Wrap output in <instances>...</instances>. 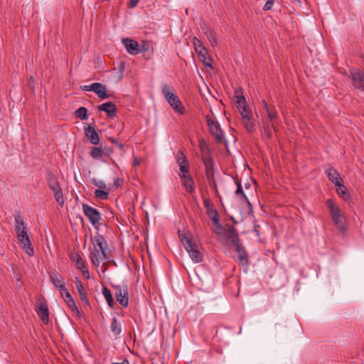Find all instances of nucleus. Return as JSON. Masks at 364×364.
Listing matches in <instances>:
<instances>
[{
  "label": "nucleus",
  "instance_id": "nucleus-3",
  "mask_svg": "<svg viewBox=\"0 0 364 364\" xmlns=\"http://www.w3.org/2000/svg\"><path fill=\"white\" fill-rule=\"evenodd\" d=\"M190 166L188 161H181L179 163L178 176L183 186L186 188L188 193H191L195 191L194 181L189 173Z\"/></svg>",
  "mask_w": 364,
  "mask_h": 364
},
{
  "label": "nucleus",
  "instance_id": "nucleus-23",
  "mask_svg": "<svg viewBox=\"0 0 364 364\" xmlns=\"http://www.w3.org/2000/svg\"><path fill=\"white\" fill-rule=\"evenodd\" d=\"M18 242L27 255L29 256H33L34 255V250L29 237L23 238L22 240H19Z\"/></svg>",
  "mask_w": 364,
  "mask_h": 364
},
{
  "label": "nucleus",
  "instance_id": "nucleus-9",
  "mask_svg": "<svg viewBox=\"0 0 364 364\" xmlns=\"http://www.w3.org/2000/svg\"><path fill=\"white\" fill-rule=\"evenodd\" d=\"M114 289V294L117 301L123 307H127L129 305V293L127 286L124 285L123 287L119 285L112 286Z\"/></svg>",
  "mask_w": 364,
  "mask_h": 364
},
{
  "label": "nucleus",
  "instance_id": "nucleus-64",
  "mask_svg": "<svg viewBox=\"0 0 364 364\" xmlns=\"http://www.w3.org/2000/svg\"><path fill=\"white\" fill-rule=\"evenodd\" d=\"M362 58L364 59V53L362 54Z\"/></svg>",
  "mask_w": 364,
  "mask_h": 364
},
{
  "label": "nucleus",
  "instance_id": "nucleus-51",
  "mask_svg": "<svg viewBox=\"0 0 364 364\" xmlns=\"http://www.w3.org/2000/svg\"><path fill=\"white\" fill-rule=\"evenodd\" d=\"M112 149H110V148H108L106 146H105L104 147H102V154H105V156H109L111 153H112Z\"/></svg>",
  "mask_w": 364,
  "mask_h": 364
},
{
  "label": "nucleus",
  "instance_id": "nucleus-45",
  "mask_svg": "<svg viewBox=\"0 0 364 364\" xmlns=\"http://www.w3.org/2000/svg\"><path fill=\"white\" fill-rule=\"evenodd\" d=\"M109 140L112 143L114 144L117 147H118L119 149H122L124 145L118 141V140L117 139H114V138H109Z\"/></svg>",
  "mask_w": 364,
  "mask_h": 364
},
{
  "label": "nucleus",
  "instance_id": "nucleus-14",
  "mask_svg": "<svg viewBox=\"0 0 364 364\" xmlns=\"http://www.w3.org/2000/svg\"><path fill=\"white\" fill-rule=\"evenodd\" d=\"M36 312L44 324L49 322L48 309L45 301L40 302L36 307Z\"/></svg>",
  "mask_w": 364,
  "mask_h": 364
},
{
  "label": "nucleus",
  "instance_id": "nucleus-5",
  "mask_svg": "<svg viewBox=\"0 0 364 364\" xmlns=\"http://www.w3.org/2000/svg\"><path fill=\"white\" fill-rule=\"evenodd\" d=\"M206 122L209 128V131L212 136L215 138V142L218 145H225L227 146V141L223 130L218 122H215L210 116H205Z\"/></svg>",
  "mask_w": 364,
  "mask_h": 364
},
{
  "label": "nucleus",
  "instance_id": "nucleus-21",
  "mask_svg": "<svg viewBox=\"0 0 364 364\" xmlns=\"http://www.w3.org/2000/svg\"><path fill=\"white\" fill-rule=\"evenodd\" d=\"M242 124L248 133H254L256 131L255 123L253 120V114H245L242 118Z\"/></svg>",
  "mask_w": 364,
  "mask_h": 364
},
{
  "label": "nucleus",
  "instance_id": "nucleus-1",
  "mask_svg": "<svg viewBox=\"0 0 364 364\" xmlns=\"http://www.w3.org/2000/svg\"><path fill=\"white\" fill-rule=\"evenodd\" d=\"M92 246L90 247V259L92 263L96 267H98L100 263L107 259V254L105 247L107 246V241L105 238L100 233L91 238Z\"/></svg>",
  "mask_w": 364,
  "mask_h": 364
},
{
  "label": "nucleus",
  "instance_id": "nucleus-2",
  "mask_svg": "<svg viewBox=\"0 0 364 364\" xmlns=\"http://www.w3.org/2000/svg\"><path fill=\"white\" fill-rule=\"evenodd\" d=\"M178 237L184 245L192 261L195 263L202 262L203 260V251L200 245L192 238L188 237L185 232L178 230Z\"/></svg>",
  "mask_w": 364,
  "mask_h": 364
},
{
  "label": "nucleus",
  "instance_id": "nucleus-25",
  "mask_svg": "<svg viewBox=\"0 0 364 364\" xmlns=\"http://www.w3.org/2000/svg\"><path fill=\"white\" fill-rule=\"evenodd\" d=\"M46 181L48 186L50 189L54 188L60 186V183L57 176L51 171H48L46 173Z\"/></svg>",
  "mask_w": 364,
  "mask_h": 364
},
{
  "label": "nucleus",
  "instance_id": "nucleus-6",
  "mask_svg": "<svg viewBox=\"0 0 364 364\" xmlns=\"http://www.w3.org/2000/svg\"><path fill=\"white\" fill-rule=\"evenodd\" d=\"M162 92L169 105L176 112L181 114L184 113V107L178 96L171 92V88L168 84L165 83L163 85Z\"/></svg>",
  "mask_w": 364,
  "mask_h": 364
},
{
  "label": "nucleus",
  "instance_id": "nucleus-27",
  "mask_svg": "<svg viewBox=\"0 0 364 364\" xmlns=\"http://www.w3.org/2000/svg\"><path fill=\"white\" fill-rule=\"evenodd\" d=\"M65 302L67 304L68 307L72 311H74L76 313L78 317L80 316V313L79 311V309L76 305V303L73 299V297L71 296V294H66V296L63 299Z\"/></svg>",
  "mask_w": 364,
  "mask_h": 364
},
{
  "label": "nucleus",
  "instance_id": "nucleus-34",
  "mask_svg": "<svg viewBox=\"0 0 364 364\" xmlns=\"http://www.w3.org/2000/svg\"><path fill=\"white\" fill-rule=\"evenodd\" d=\"M95 196L99 199L106 200L108 198L109 193L107 191H105V189H96Z\"/></svg>",
  "mask_w": 364,
  "mask_h": 364
},
{
  "label": "nucleus",
  "instance_id": "nucleus-49",
  "mask_svg": "<svg viewBox=\"0 0 364 364\" xmlns=\"http://www.w3.org/2000/svg\"><path fill=\"white\" fill-rule=\"evenodd\" d=\"M27 86L31 90L34 89V77L33 76L30 77V78L27 82Z\"/></svg>",
  "mask_w": 364,
  "mask_h": 364
},
{
  "label": "nucleus",
  "instance_id": "nucleus-40",
  "mask_svg": "<svg viewBox=\"0 0 364 364\" xmlns=\"http://www.w3.org/2000/svg\"><path fill=\"white\" fill-rule=\"evenodd\" d=\"M208 184H209L210 187L211 188V189L215 192V193L218 194V191L217 183L215 182V180L213 179V181H208Z\"/></svg>",
  "mask_w": 364,
  "mask_h": 364
},
{
  "label": "nucleus",
  "instance_id": "nucleus-35",
  "mask_svg": "<svg viewBox=\"0 0 364 364\" xmlns=\"http://www.w3.org/2000/svg\"><path fill=\"white\" fill-rule=\"evenodd\" d=\"M57 203L59 206L63 207L65 203V200L63 194V190H60V191L57 192L53 195Z\"/></svg>",
  "mask_w": 364,
  "mask_h": 364
},
{
  "label": "nucleus",
  "instance_id": "nucleus-33",
  "mask_svg": "<svg viewBox=\"0 0 364 364\" xmlns=\"http://www.w3.org/2000/svg\"><path fill=\"white\" fill-rule=\"evenodd\" d=\"M205 34L206 36V38H208V40L209 41L210 43L211 44V46L213 47H215L218 45V41L215 38V33L213 31H211V30L207 31L205 33Z\"/></svg>",
  "mask_w": 364,
  "mask_h": 364
},
{
  "label": "nucleus",
  "instance_id": "nucleus-41",
  "mask_svg": "<svg viewBox=\"0 0 364 364\" xmlns=\"http://www.w3.org/2000/svg\"><path fill=\"white\" fill-rule=\"evenodd\" d=\"M274 2V0H267V1L265 3V4L263 7V10L269 11V10L272 9Z\"/></svg>",
  "mask_w": 364,
  "mask_h": 364
},
{
  "label": "nucleus",
  "instance_id": "nucleus-63",
  "mask_svg": "<svg viewBox=\"0 0 364 364\" xmlns=\"http://www.w3.org/2000/svg\"><path fill=\"white\" fill-rule=\"evenodd\" d=\"M250 187V185L249 183L245 184V188H249Z\"/></svg>",
  "mask_w": 364,
  "mask_h": 364
},
{
  "label": "nucleus",
  "instance_id": "nucleus-13",
  "mask_svg": "<svg viewBox=\"0 0 364 364\" xmlns=\"http://www.w3.org/2000/svg\"><path fill=\"white\" fill-rule=\"evenodd\" d=\"M90 88L102 100L107 99L112 96V94L107 93L106 86L102 83L94 82L91 84Z\"/></svg>",
  "mask_w": 364,
  "mask_h": 364
},
{
  "label": "nucleus",
  "instance_id": "nucleus-17",
  "mask_svg": "<svg viewBox=\"0 0 364 364\" xmlns=\"http://www.w3.org/2000/svg\"><path fill=\"white\" fill-rule=\"evenodd\" d=\"M75 279H76L75 284H76V287H77L80 300L82 301L83 305L85 306H87V307L90 308V304L89 299L87 298V291L85 290L81 281L77 278H75Z\"/></svg>",
  "mask_w": 364,
  "mask_h": 364
},
{
  "label": "nucleus",
  "instance_id": "nucleus-44",
  "mask_svg": "<svg viewBox=\"0 0 364 364\" xmlns=\"http://www.w3.org/2000/svg\"><path fill=\"white\" fill-rule=\"evenodd\" d=\"M214 226L216 228V234L217 235H222L224 232V228L223 227V225L220 223V222L218 223V224H215L214 225Z\"/></svg>",
  "mask_w": 364,
  "mask_h": 364
},
{
  "label": "nucleus",
  "instance_id": "nucleus-24",
  "mask_svg": "<svg viewBox=\"0 0 364 364\" xmlns=\"http://www.w3.org/2000/svg\"><path fill=\"white\" fill-rule=\"evenodd\" d=\"M70 260L75 263L77 268L79 270L86 269L85 262L82 259L80 255L77 252H73L70 256Z\"/></svg>",
  "mask_w": 364,
  "mask_h": 364
},
{
  "label": "nucleus",
  "instance_id": "nucleus-4",
  "mask_svg": "<svg viewBox=\"0 0 364 364\" xmlns=\"http://www.w3.org/2000/svg\"><path fill=\"white\" fill-rule=\"evenodd\" d=\"M326 205L330 210V214L335 226L341 231L346 230L345 217L341 213V210L331 199L326 200Z\"/></svg>",
  "mask_w": 364,
  "mask_h": 364
},
{
  "label": "nucleus",
  "instance_id": "nucleus-55",
  "mask_svg": "<svg viewBox=\"0 0 364 364\" xmlns=\"http://www.w3.org/2000/svg\"><path fill=\"white\" fill-rule=\"evenodd\" d=\"M235 183L237 186V189H242L240 181H239L237 178H236V179H235Z\"/></svg>",
  "mask_w": 364,
  "mask_h": 364
},
{
  "label": "nucleus",
  "instance_id": "nucleus-48",
  "mask_svg": "<svg viewBox=\"0 0 364 364\" xmlns=\"http://www.w3.org/2000/svg\"><path fill=\"white\" fill-rule=\"evenodd\" d=\"M346 188L343 185L341 187H337L336 191L338 195L342 196L344 198V195H346Z\"/></svg>",
  "mask_w": 364,
  "mask_h": 364
},
{
  "label": "nucleus",
  "instance_id": "nucleus-7",
  "mask_svg": "<svg viewBox=\"0 0 364 364\" xmlns=\"http://www.w3.org/2000/svg\"><path fill=\"white\" fill-rule=\"evenodd\" d=\"M235 96L237 99L236 106L242 118L245 114H253L251 108L247 105L246 99L242 90H237L235 92Z\"/></svg>",
  "mask_w": 364,
  "mask_h": 364
},
{
  "label": "nucleus",
  "instance_id": "nucleus-53",
  "mask_svg": "<svg viewBox=\"0 0 364 364\" xmlns=\"http://www.w3.org/2000/svg\"><path fill=\"white\" fill-rule=\"evenodd\" d=\"M82 275L85 277H87V278H89V272L87 270V269H82V270H80Z\"/></svg>",
  "mask_w": 364,
  "mask_h": 364
},
{
  "label": "nucleus",
  "instance_id": "nucleus-31",
  "mask_svg": "<svg viewBox=\"0 0 364 364\" xmlns=\"http://www.w3.org/2000/svg\"><path fill=\"white\" fill-rule=\"evenodd\" d=\"M87 112L88 111L87 108L80 107L75 111V114L77 118H79L81 120H85L88 118Z\"/></svg>",
  "mask_w": 364,
  "mask_h": 364
},
{
  "label": "nucleus",
  "instance_id": "nucleus-60",
  "mask_svg": "<svg viewBox=\"0 0 364 364\" xmlns=\"http://www.w3.org/2000/svg\"><path fill=\"white\" fill-rule=\"evenodd\" d=\"M90 87H91V85H85L83 87H82V89L85 91H92V90L90 88Z\"/></svg>",
  "mask_w": 364,
  "mask_h": 364
},
{
  "label": "nucleus",
  "instance_id": "nucleus-47",
  "mask_svg": "<svg viewBox=\"0 0 364 364\" xmlns=\"http://www.w3.org/2000/svg\"><path fill=\"white\" fill-rule=\"evenodd\" d=\"M193 43L196 50V48H200V46H203L202 42L199 39H198L196 37L193 38Z\"/></svg>",
  "mask_w": 364,
  "mask_h": 364
},
{
  "label": "nucleus",
  "instance_id": "nucleus-26",
  "mask_svg": "<svg viewBox=\"0 0 364 364\" xmlns=\"http://www.w3.org/2000/svg\"><path fill=\"white\" fill-rule=\"evenodd\" d=\"M110 330L116 338H119L122 333V325L115 317L112 318Z\"/></svg>",
  "mask_w": 364,
  "mask_h": 364
},
{
  "label": "nucleus",
  "instance_id": "nucleus-10",
  "mask_svg": "<svg viewBox=\"0 0 364 364\" xmlns=\"http://www.w3.org/2000/svg\"><path fill=\"white\" fill-rule=\"evenodd\" d=\"M350 74L352 79L353 85L364 92V71L357 68H351Z\"/></svg>",
  "mask_w": 364,
  "mask_h": 364
},
{
  "label": "nucleus",
  "instance_id": "nucleus-20",
  "mask_svg": "<svg viewBox=\"0 0 364 364\" xmlns=\"http://www.w3.org/2000/svg\"><path fill=\"white\" fill-rule=\"evenodd\" d=\"M326 173L328 179L335 184L336 187H341V178L340 177V174L333 168H328L326 171Z\"/></svg>",
  "mask_w": 364,
  "mask_h": 364
},
{
  "label": "nucleus",
  "instance_id": "nucleus-54",
  "mask_svg": "<svg viewBox=\"0 0 364 364\" xmlns=\"http://www.w3.org/2000/svg\"><path fill=\"white\" fill-rule=\"evenodd\" d=\"M107 304L109 305V306H110V307L114 306V301L112 297L109 299H107Z\"/></svg>",
  "mask_w": 364,
  "mask_h": 364
},
{
  "label": "nucleus",
  "instance_id": "nucleus-18",
  "mask_svg": "<svg viewBox=\"0 0 364 364\" xmlns=\"http://www.w3.org/2000/svg\"><path fill=\"white\" fill-rule=\"evenodd\" d=\"M85 136L88 138L90 143L97 145L100 142V136L98 133L95 131V128L90 125L85 127Z\"/></svg>",
  "mask_w": 364,
  "mask_h": 364
},
{
  "label": "nucleus",
  "instance_id": "nucleus-11",
  "mask_svg": "<svg viewBox=\"0 0 364 364\" xmlns=\"http://www.w3.org/2000/svg\"><path fill=\"white\" fill-rule=\"evenodd\" d=\"M235 251L238 253V260L241 265L248 267L250 265L249 256L245 247L240 242L235 245Z\"/></svg>",
  "mask_w": 364,
  "mask_h": 364
},
{
  "label": "nucleus",
  "instance_id": "nucleus-12",
  "mask_svg": "<svg viewBox=\"0 0 364 364\" xmlns=\"http://www.w3.org/2000/svg\"><path fill=\"white\" fill-rule=\"evenodd\" d=\"M49 278L55 289L58 290L65 285V280L63 277L55 269H52L49 272Z\"/></svg>",
  "mask_w": 364,
  "mask_h": 364
},
{
  "label": "nucleus",
  "instance_id": "nucleus-22",
  "mask_svg": "<svg viewBox=\"0 0 364 364\" xmlns=\"http://www.w3.org/2000/svg\"><path fill=\"white\" fill-rule=\"evenodd\" d=\"M205 167V176L208 181L215 179L214 161H203Z\"/></svg>",
  "mask_w": 364,
  "mask_h": 364
},
{
  "label": "nucleus",
  "instance_id": "nucleus-46",
  "mask_svg": "<svg viewBox=\"0 0 364 364\" xmlns=\"http://www.w3.org/2000/svg\"><path fill=\"white\" fill-rule=\"evenodd\" d=\"M94 185L97 186L100 189H106V184L102 181H95Z\"/></svg>",
  "mask_w": 364,
  "mask_h": 364
},
{
  "label": "nucleus",
  "instance_id": "nucleus-62",
  "mask_svg": "<svg viewBox=\"0 0 364 364\" xmlns=\"http://www.w3.org/2000/svg\"><path fill=\"white\" fill-rule=\"evenodd\" d=\"M134 161L133 166L135 167L139 166L141 164V161Z\"/></svg>",
  "mask_w": 364,
  "mask_h": 364
},
{
  "label": "nucleus",
  "instance_id": "nucleus-43",
  "mask_svg": "<svg viewBox=\"0 0 364 364\" xmlns=\"http://www.w3.org/2000/svg\"><path fill=\"white\" fill-rule=\"evenodd\" d=\"M58 291L63 299L66 296V294H70L65 285L59 289Z\"/></svg>",
  "mask_w": 364,
  "mask_h": 364
},
{
  "label": "nucleus",
  "instance_id": "nucleus-30",
  "mask_svg": "<svg viewBox=\"0 0 364 364\" xmlns=\"http://www.w3.org/2000/svg\"><path fill=\"white\" fill-rule=\"evenodd\" d=\"M25 223L23 216L20 213L16 215L15 216V230L17 232H20L22 230H25Z\"/></svg>",
  "mask_w": 364,
  "mask_h": 364
},
{
  "label": "nucleus",
  "instance_id": "nucleus-59",
  "mask_svg": "<svg viewBox=\"0 0 364 364\" xmlns=\"http://www.w3.org/2000/svg\"><path fill=\"white\" fill-rule=\"evenodd\" d=\"M112 364H129V362L127 359H124L121 363H112Z\"/></svg>",
  "mask_w": 364,
  "mask_h": 364
},
{
  "label": "nucleus",
  "instance_id": "nucleus-57",
  "mask_svg": "<svg viewBox=\"0 0 364 364\" xmlns=\"http://www.w3.org/2000/svg\"><path fill=\"white\" fill-rule=\"evenodd\" d=\"M262 105H263V109H264L267 112V110H269L270 106H269L267 105V103L266 102L265 100H262Z\"/></svg>",
  "mask_w": 364,
  "mask_h": 364
},
{
  "label": "nucleus",
  "instance_id": "nucleus-37",
  "mask_svg": "<svg viewBox=\"0 0 364 364\" xmlns=\"http://www.w3.org/2000/svg\"><path fill=\"white\" fill-rule=\"evenodd\" d=\"M102 146H100V148L98 147H93L90 151V155L93 158H97L102 156Z\"/></svg>",
  "mask_w": 364,
  "mask_h": 364
},
{
  "label": "nucleus",
  "instance_id": "nucleus-28",
  "mask_svg": "<svg viewBox=\"0 0 364 364\" xmlns=\"http://www.w3.org/2000/svg\"><path fill=\"white\" fill-rule=\"evenodd\" d=\"M199 146L203 158L202 159H212L211 157L208 158V155L210 153V149L208 141L205 139H200L199 140Z\"/></svg>",
  "mask_w": 364,
  "mask_h": 364
},
{
  "label": "nucleus",
  "instance_id": "nucleus-56",
  "mask_svg": "<svg viewBox=\"0 0 364 364\" xmlns=\"http://www.w3.org/2000/svg\"><path fill=\"white\" fill-rule=\"evenodd\" d=\"M60 190H62L60 185L58 186V187L50 189V191L53 192V195L55 193H56L57 192L60 191Z\"/></svg>",
  "mask_w": 364,
  "mask_h": 364
},
{
  "label": "nucleus",
  "instance_id": "nucleus-50",
  "mask_svg": "<svg viewBox=\"0 0 364 364\" xmlns=\"http://www.w3.org/2000/svg\"><path fill=\"white\" fill-rule=\"evenodd\" d=\"M139 0H129L128 3V7L130 9H133L136 7L139 3Z\"/></svg>",
  "mask_w": 364,
  "mask_h": 364
},
{
  "label": "nucleus",
  "instance_id": "nucleus-8",
  "mask_svg": "<svg viewBox=\"0 0 364 364\" xmlns=\"http://www.w3.org/2000/svg\"><path fill=\"white\" fill-rule=\"evenodd\" d=\"M82 208L83 213L88 218L91 224L93 226L99 225V222L101 220V213L99 210L86 203H83Z\"/></svg>",
  "mask_w": 364,
  "mask_h": 364
},
{
  "label": "nucleus",
  "instance_id": "nucleus-29",
  "mask_svg": "<svg viewBox=\"0 0 364 364\" xmlns=\"http://www.w3.org/2000/svg\"><path fill=\"white\" fill-rule=\"evenodd\" d=\"M235 195L237 197H238L240 200L241 203H246L249 210L250 213H252V203L248 200L247 197L246 196L245 193L243 191V189H237L235 191Z\"/></svg>",
  "mask_w": 364,
  "mask_h": 364
},
{
  "label": "nucleus",
  "instance_id": "nucleus-19",
  "mask_svg": "<svg viewBox=\"0 0 364 364\" xmlns=\"http://www.w3.org/2000/svg\"><path fill=\"white\" fill-rule=\"evenodd\" d=\"M227 240L230 242L232 245L240 242L239 235L237 230L234 226L228 225L226 230Z\"/></svg>",
  "mask_w": 364,
  "mask_h": 364
},
{
  "label": "nucleus",
  "instance_id": "nucleus-61",
  "mask_svg": "<svg viewBox=\"0 0 364 364\" xmlns=\"http://www.w3.org/2000/svg\"><path fill=\"white\" fill-rule=\"evenodd\" d=\"M119 182H120V179L119 178H116L114 182V186H119Z\"/></svg>",
  "mask_w": 364,
  "mask_h": 364
},
{
  "label": "nucleus",
  "instance_id": "nucleus-58",
  "mask_svg": "<svg viewBox=\"0 0 364 364\" xmlns=\"http://www.w3.org/2000/svg\"><path fill=\"white\" fill-rule=\"evenodd\" d=\"M262 105H263V109H264L267 112V110H269L270 106H269L267 105V103L266 102L265 100H262Z\"/></svg>",
  "mask_w": 364,
  "mask_h": 364
},
{
  "label": "nucleus",
  "instance_id": "nucleus-42",
  "mask_svg": "<svg viewBox=\"0 0 364 364\" xmlns=\"http://www.w3.org/2000/svg\"><path fill=\"white\" fill-rule=\"evenodd\" d=\"M196 52L198 53V55L199 56H203V55H207L208 54L207 50L205 49V48L203 46H200V48H196Z\"/></svg>",
  "mask_w": 364,
  "mask_h": 364
},
{
  "label": "nucleus",
  "instance_id": "nucleus-16",
  "mask_svg": "<svg viewBox=\"0 0 364 364\" xmlns=\"http://www.w3.org/2000/svg\"><path fill=\"white\" fill-rule=\"evenodd\" d=\"M122 41L129 54L136 55L139 53V44L136 41L129 38H124Z\"/></svg>",
  "mask_w": 364,
  "mask_h": 364
},
{
  "label": "nucleus",
  "instance_id": "nucleus-52",
  "mask_svg": "<svg viewBox=\"0 0 364 364\" xmlns=\"http://www.w3.org/2000/svg\"><path fill=\"white\" fill-rule=\"evenodd\" d=\"M206 55H203V56H199L201 61L203 63V65L205 67H209V68H213L212 67V65L208 63V62H206L205 60H206V57H205Z\"/></svg>",
  "mask_w": 364,
  "mask_h": 364
},
{
  "label": "nucleus",
  "instance_id": "nucleus-39",
  "mask_svg": "<svg viewBox=\"0 0 364 364\" xmlns=\"http://www.w3.org/2000/svg\"><path fill=\"white\" fill-rule=\"evenodd\" d=\"M16 237L18 239V240H22L23 238H25V237H28L26 231V229L25 230H21L20 232H17L16 233Z\"/></svg>",
  "mask_w": 364,
  "mask_h": 364
},
{
  "label": "nucleus",
  "instance_id": "nucleus-36",
  "mask_svg": "<svg viewBox=\"0 0 364 364\" xmlns=\"http://www.w3.org/2000/svg\"><path fill=\"white\" fill-rule=\"evenodd\" d=\"M208 216L212 220L213 225L218 224L220 222L218 213L216 209L211 210L208 212Z\"/></svg>",
  "mask_w": 364,
  "mask_h": 364
},
{
  "label": "nucleus",
  "instance_id": "nucleus-32",
  "mask_svg": "<svg viewBox=\"0 0 364 364\" xmlns=\"http://www.w3.org/2000/svg\"><path fill=\"white\" fill-rule=\"evenodd\" d=\"M267 115L270 122L274 121L278 118L277 112L274 105L269 107V110L267 112Z\"/></svg>",
  "mask_w": 364,
  "mask_h": 364
},
{
  "label": "nucleus",
  "instance_id": "nucleus-15",
  "mask_svg": "<svg viewBox=\"0 0 364 364\" xmlns=\"http://www.w3.org/2000/svg\"><path fill=\"white\" fill-rule=\"evenodd\" d=\"M98 110L105 112L107 117L110 119L114 118L117 114V107L112 102H105L99 105Z\"/></svg>",
  "mask_w": 364,
  "mask_h": 364
},
{
  "label": "nucleus",
  "instance_id": "nucleus-38",
  "mask_svg": "<svg viewBox=\"0 0 364 364\" xmlns=\"http://www.w3.org/2000/svg\"><path fill=\"white\" fill-rule=\"evenodd\" d=\"M102 292L106 300L112 297L111 291L107 287H103Z\"/></svg>",
  "mask_w": 364,
  "mask_h": 364
}]
</instances>
